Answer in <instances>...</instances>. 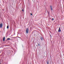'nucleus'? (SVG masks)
<instances>
[{"instance_id": "obj_1", "label": "nucleus", "mask_w": 64, "mask_h": 64, "mask_svg": "<svg viewBox=\"0 0 64 64\" xmlns=\"http://www.w3.org/2000/svg\"><path fill=\"white\" fill-rule=\"evenodd\" d=\"M26 34H28L29 32V29L28 28H27L26 29Z\"/></svg>"}, {"instance_id": "obj_2", "label": "nucleus", "mask_w": 64, "mask_h": 64, "mask_svg": "<svg viewBox=\"0 0 64 64\" xmlns=\"http://www.w3.org/2000/svg\"><path fill=\"white\" fill-rule=\"evenodd\" d=\"M2 26H3V24L2 23L1 24H0V28H2Z\"/></svg>"}, {"instance_id": "obj_3", "label": "nucleus", "mask_w": 64, "mask_h": 64, "mask_svg": "<svg viewBox=\"0 0 64 64\" xmlns=\"http://www.w3.org/2000/svg\"><path fill=\"white\" fill-rule=\"evenodd\" d=\"M50 7L51 10H52H52H53V9L52 8V6H50Z\"/></svg>"}, {"instance_id": "obj_4", "label": "nucleus", "mask_w": 64, "mask_h": 64, "mask_svg": "<svg viewBox=\"0 0 64 64\" xmlns=\"http://www.w3.org/2000/svg\"><path fill=\"white\" fill-rule=\"evenodd\" d=\"M40 39L42 41H43V37H41Z\"/></svg>"}, {"instance_id": "obj_5", "label": "nucleus", "mask_w": 64, "mask_h": 64, "mask_svg": "<svg viewBox=\"0 0 64 64\" xmlns=\"http://www.w3.org/2000/svg\"><path fill=\"white\" fill-rule=\"evenodd\" d=\"M58 32H61V30H60V28L59 27V30H58Z\"/></svg>"}, {"instance_id": "obj_6", "label": "nucleus", "mask_w": 64, "mask_h": 64, "mask_svg": "<svg viewBox=\"0 0 64 64\" xmlns=\"http://www.w3.org/2000/svg\"><path fill=\"white\" fill-rule=\"evenodd\" d=\"M5 36H4L3 38V41H5Z\"/></svg>"}, {"instance_id": "obj_7", "label": "nucleus", "mask_w": 64, "mask_h": 64, "mask_svg": "<svg viewBox=\"0 0 64 64\" xmlns=\"http://www.w3.org/2000/svg\"><path fill=\"white\" fill-rule=\"evenodd\" d=\"M7 40H10V38H7Z\"/></svg>"}, {"instance_id": "obj_8", "label": "nucleus", "mask_w": 64, "mask_h": 64, "mask_svg": "<svg viewBox=\"0 0 64 64\" xmlns=\"http://www.w3.org/2000/svg\"><path fill=\"white\" fill-rule=\"evenodd\" d=\"M46 63L47 64H49V62H48V61H46Z\"/></svg>"}, {"instance_id": "obj_9", "label": "nucleus", "mask_w": 64, "mask_h": 64, "mask_svg": "<svg viewBox=\"0 0 64 64\" xmlns=\"http://www.w3.org/2000/svg\"><path fill=\"white\" fill-rule=\"evenodd\" d=\"M7 29H8V28H9V26L8 25L7 26Z\"/></svg>"}, {"instance_id": "obj_10", "label": "nucleus", "mask_w": 64, "mask_h": 64, "mask_svg": "<svg viewBox=\"0 0 64 64\" xmlns=\"http://www.w3.org/2000/svg\"><path fill=\"white\" fill-rule=\"evenodd\" d=\"M22 11H23V12H24V10L23 9H22Z\"/></svg>"}, {"instance_id": "obj_11", "label": "nucleus", "mask_w": 64, "mask_h": 64, "mask_svg": "<svg viewBox=\"0 0 64 64\" xmlns=\"http://www.w3.org/2000/svg\"><path fill=\"white\" fill-rule=\"evenodd\" d=\"M30 15H31V16H32V13H30Z\"/></svg>"}, {"instance_id": "obj_12", "label": "nucleus", "mask_w": 64, "mask_h": 64, "mask_svg": "<svg viewBox=\"0 0 64 64\" xmlns=\"http://www.w3.org/2000/svg\"><path fill=\"white\" fill-rule=\"evenodd\" d=\"M52 20H54V18H52Z\"/></svg>"}, {"instance_id": "obj_13", "label": "nucleus", "mask_w": 64, "mask_h": 64, "mask_svg": "<svg viewBox=\"0 0 64 64\" xmlns=\"http://www.w3.org/2000/svg\"><path fill=\"white\" fill-rule=\"evenodd\" d=\"M11 38H14V37H12Z\"/></svg>"}, {"instance_id": "obj_14", "label": "nucleus", "mask_w": 64, "mask_h": 64, "mask_svg": "<svg viewBox=\"0 0 64 64\" xmlns=\"http://www.w3.org/2000/svg\"><path fill=\"white\" fill-rule=\"evenodd\" d=\"M0 64H1V63L0 62Z\"/></svg>"}, {"instance_id": "obj_15", "label": "nucleus", "mask_w": 64, "mask_h": 64, "mask_svg": "<svg viewBox=\"0 0 64 64\" xmlns=\"http://www.w3.org/2000/svg\"><path fill=\"white\" fill-rule=\"evenodd\" d=\"M38 45H39V44H38Z\"/></svg>"}]
</instances>
